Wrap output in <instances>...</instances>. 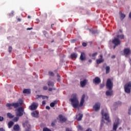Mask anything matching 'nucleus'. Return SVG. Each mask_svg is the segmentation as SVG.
Returning <instances> with one entry per match:
<instances>
[{
  "mask_svg": "<svg viewBox=\"0 0 131 131\" xmlns=\"http://www.w3.org/2000/svg\"><path fill=\"white\" fill-rule=\"evenodd\" d=\"M85 98V95L83 94L82 96L81 99L79 104L78 99L77 98V94L74 93L71 95V98L70 99V102H71L72 106L73 108H78L83 106L84 103V99Z\"/></svg>",
  "mask_w": 131,
  "mask_h": 131,
  "instance_id": "nucleus-1",
  "label": "nucleus"
},
{
  "mask_svg": "<svg viewBox=\"0 0 131 131\" xmlns=\"http://www.w3.org/2000/svg\"><path fill=\"white\" fill-rule=\"evenodd\" d=\"M24 113H25V112H24V108L23 107H19L16 110L15 114L16 116L21 117Z\"/></svg>",
  "mask_w": 131,
  "mask_h": 131,
  "instance_id": "nucleus-2",
  "label": "nucleus"
},
{
  "mask_svg": "<svg viewBox=\"0 0 131 131\" xmlns=\"http://www.w3.org/2000/svg\"><path fill=\"white\" fill-rule=\"evenodd\" d=\"M124 91L127 94L130 93L131 90V82L127 83L124 86Z\"/></svg>",
  "mask_w": 131,
  "mask_h": 131,
  "instance_id": "nucleus-3",
  "label": "nucleus"
},
{
  "mask_svg": "<svg viewBox=\"0 0 131 131\" xmlns=\"http://www.w3.org/2000/svg\"><path fill=\"white\" fill-rule=\"evenodd\" d=\"M123 53L125 57H128L129 56H131L130 48H124V50H123Z\"/></svg>",
  "mask_w": 131,
  "mask_h": 131,
  "instance_id": "nucleus-4",
  "label": "nucleus"
},
{
  "mask_svg": "<svg viewBox=\"0 0 131 131\" xmlns=\"http://www.w3.org/2000/svg\"><path fill=\"white\" fill-rule=\"evenodd\" d=\"M101 113L102 115V118L104 117L105 120H106L108 122H110V121H111L110 120V117H109V114H108V113H105L104 114V110H102Z\"/></svg>",
  "mask_w": 131,
  "mask_h": 131,
  "instance_id": "nucleus-5",
  "label": "nucleus"
},
{
  "mask_svg": "<svg viewBox=\"0 0 131 131\" xmlns=\"http://www.w3.org/2000/svg\"><path fill=\"white\" fill-rule=\"evenodd\" d=\"M106 89L109 90V91H111L112 90V88L113 86V83H112V81L111 79H108L106 83Z\"/></svg>",
  "mask_w": 131,
  "mask_h": 131,
  "instance_id": "nucleus-6",
  "label": "nucleus"
},
{
  "mask_svg": "<svg viewBox=\"0 0 131 131\" xmlns=\"http://www.w3.org/2000/svg\"><path fill=\"white\" fill-rule=\"evenodd\" d=\"M18 106L19 103L18 102L7 103L6 104V107H8L9 109H12V107H14V108H18Z\"/></svg>",
  "mask_w": 131,
  "mask_h": 131,
  "instance_id": "nucleus-7",
  "label": "nucleus"
},
{
  "mask_svg": "<svg viewBox=\"0 0 131 131\" xmlns=\"http://www.w3.org/2000/svg\"><path fill=\"white\" fill-rule=\"evenodd\" d=\"M119 124V119H116L113 125L114 130H116V129H117V127H118Z\"/></svg>",
  "mask_w": 131,
  "mask_h": 131,
  "instance_id": "nucleus-8",
  "label": "nucleus"
},
{
  "mask_svg": "<svg viewBox=\"0 0 131 131\" xmlns=\"http://www.w3.org/2000/svg\"><path fill=\"white\" fill-rule=\"evenodd\" d=\"M37 107H38V103L34 102L30 106V108L31 110H36Z\"/></svg>",
  "mask_w": 131,
  "mask_h": 131,
  "instance_id": "nucleus-9",
  "label": "nucleus"
},
{
  "mask_svg": "<svg viewBox=\"0 0 131 131\" xmlns=\"http://www.w3.org/2000/svg\"><path fill=\"white\" fill-rule=\"evenodd\" d=\"M114 45H115V46H119V45H120V40L118 38H114V39L112 41Z\"/></svg>",
  "mask_w": 131,
  "mask_h": 131,
  "instance_id": "nucleus-10",
  "label": "nucleus"
},
{
  "mask_svg": "<svg viewBox=\"0 0 131 131\" xmlns=\"http://www.w3.org/2000/svg\"><path fill=\"white\" fill-rule=\"evenodd\" d=\"M38 112H37V111H34L31 113V116L35 118H38Z\"/></svg>",
  "mask_w": 131,
  "mask_h": 131,
  "instance_id": "nucleus-11",
  "label": "nucleus"
},
{
  "mask_svg": "<svg viewBox=\"0 0 131 131\" xmlns=\"http://www.w3.org/2000/svg\"><path fill=\"white\" fill-rule=\"evenodd\" d=\"M89 31L92 34H98V30H96L95 28L89 29Z\"/></svg>",
  "mask_w": 131,
  "mask_h": 131,
  "instance_id": "nucleus-12",
  "label": "nucleus"
},
{
  "mask_svg": "<svg viewBox=\"0 0 131 131\" xmlns=\"http://www.w3.org/2000/svg\"><path fill=\"white\" fill-rule=\"evenodd\" d=\"M76 116L77 120H78V121H80V120H81V119H82L83 115H82V114H79L78 115H77Z\"/></svg>",
  "mask_w": 131,
  "mask_h": 131,
  "instance_id": "nucleus-13",
  "label": "nucleus"
},
{
  "mask_svg": "<svg viewBox=\"0 0 131 131\" xmlns=\"http://www.w3.org/2000/svg\"><path fill=\"white\" fill-rule=\"evenodd\" d=\"M80 59L81 61H84V60H85V54H84V52L81 53Z\"/></svg>",
  "mask_w": 131,
  "mask_h": 131,
  "instance_id": "nucleus-14",
  "label": "nucleus"
},
{
  "mask_svg": "<svg viewBox=\"0 0 131 131\" xmlns=\"http://www.w3.org/2000/svg\"><path fill=\"white\" fill-rule=\"evenodd\" d=\"M86 79H84L83 81H80V85L82 88H83V86H85L86 85V82H87Z\"/></svg>",
  "mask_w": 131,
  "mask_h": 131,
  "instance_id": "nucleus-15",
  "label": "nucleus"
},
{
  "mask_svg": "<svg viewBox=\"0 0 131 131\" xmlns=\"http://www.w3.org/2000/svg\"><path fill=\"white\" fill-rule=\"evenodd\" d=\"M59 118L60 119V121H61V122H65V121L67 120V119H66V118L65 117H63V116H62V115H60L59 116Z\"/></svg>",
  "mask_w": 131,
  "mask_h": 131,
  "instance_id": "nucleus-16",
  "label": "nucleus"
},
{
  "mask_svg": "<svg viewBox=\"0 0 131 131\" xmlns=\"http://www.w3.org/2000/svg\"><path fill=\"white\" fill-rule=\"evenodd\" d=\"M93 110L94 111H98L99 110V103H96L93 106Z\"/></svg>",
  "mask_w": 131,
  "mask_h": 131,
  "instance_id": "nucleus-17",
  "label": "nucleus"
},
{
  "mask_svg": "<svg viewBox=\"0 0 131 131\" xmlns=\"http://www.w3.org/2000/svg\"><path fill=\"white\" fill-rule=\"evenodd\" d=\"M106 96H111L112 95H113V91H112V90H108L105 93Z\"/></svg>",
  "mask_w": 131,
  "mask_h": 131,
  "instance_id": "nucleus-18",
  "label": "nucleus"
},
{
  "mask_svg": "<svg viewBox=\"0 0 131 131\" xmlns=\"http://www.w3.org/2000/svg\"><path fill=\"white\" fill-rule=\"evenodd\" d=\"M20 129V126L18 124H15L13 126V130L14 131H19Z\"/></svg>",
  "mask_w": 131,
  "mask_h": 131,
  "instance_id": "nucleus-19",
  "label": "nucleus"
},
{
  "mask_svg": "<svg viewBox=\"0 0 131 131\" xmlns=\"http://www.w3.org/2000/svg\"><path fill=\"white\" fill-rule=\"evenodd\" d=\"M78 54L77 53H73L71 54L70 58H71V59H73V58H76V57H77Z\"/></svg>",
  "mask_w": 131,
  "mask_h": 131,
  "instance_id": "nucleus-20",
  "label": "nucleus"
},
{
  "mask_svg": "<svg viewBox=\"0 0 131 131\" xmlns=\"http://www.w3.org/2000/svg\"><path fill=\"white\" fill-rule=\"evenodd\" d=\"M93 82L95 84H98V83H99V77H96L93 79Z\"/></svg>",
  "mask_w": 131,
  "mask_h": 131,
  "instance_id": "nucleus-21",
  "label": "nucleus"
},
{
  "mask_svg": "<svg viewBox=\"0 0 131 131\" xmlns=\"http://www.w3.org/2000/svg\"><path fill=\"white\" fill-rule=\"evenodd\" d=\"M8 128H11V127H12V126H13V125H14V122L10 121L8 124Z\"/></svg>",
  "mask_w": 131,
  "mask_h": 131,
  "instance_id": "nucleus-22",
  "label": "nucleus"
},
{
  "mask_svg": "<svg viewBox=\"0 0 131 131\" xmlns=\"http://www.w3.org/2000/svg\"><path fill=\"white\" fill-rule=\"evenodd\" d=\"M7 117H8V118H10V119L14 118V115H12V114H11L10 113H8L7 114Z\"/></svg>",
  "mask_w": 131,
  "mask_h": 131,
  "instance_id": "nucleus-23",
  "label": "nucleus"
},
{
  "mask_svg": "<svg viewBox=\"0 0 131 131\" xmlns=\"http://www.w3.org/2000/svg\"><path fill=\"white\" fill-rule=\"evenodd\" d=\"M100 58L99 59V63H103L104 62V59H103V55H100Z\"/></svg>",
  "mask_w": 131,
  "mask_h": 131,
  "instance_id": "nucleus-24",
  "label": "nucleus"
},
{
  "mask_svg": "<svg viewBox=\"0 0 131 131\" xmlns=\"http://www.w3.org/2000/svg\"><path fill=\"white\" fill-rule=\"evenodd\" d=\"M117 37V38H118V39H123V38H124V35L123 34L118 35Z\"/></svg>",
  "mask_w": 131,
  "mask_h": 131,
  "instance_id": "nucleus-25",
  "label": "nucleus"
},
{
  "mask_svg": "<svg viewBox=\"0 0 131 131\" xmlns=\"http://www.w3.org/2000/svg\"><path fill=\"white\" fill-rule=\"evenodd\" d=\"M30 89H25L23 91V93L24 94H30Z\"/></svg>",
  "mask_w": 131,
  "mask_h": 131,
  "instance_id": "nucleus-26",
  "label": "nucleus"
},
{
  "mask_svg": "<svg viewBox=\"0 0 131 131\" xmlns=\"http://www.w3.org/2000/svg\"><path fill=\"white\" fill-rule=\"evenodd\" d=\"M57 104V101L55 100L54 101V102H51L50 103V107H55V105H56Z\"/></svg>",
  "mask_w": 131,
  "mask_h": 131,
  "instance_id": "nucleus-27",
  "label": "nucleus"
},
{
  "mask_svg": "<svg viewBox=\"0 0 131 131\" xmlns=\"http://www.w3.org/2000/svg\"><path fill=\"white\" fill-rule=\"evenodd\" d=\"M105 70H106V74H108L110 72V67L107 66L105 68Z\"/></svg>",
  "mask_w": 131,
  "mask_h": 131,
  "instance_id": "nucleus-28",
  "label": "nucleus"
},
{
  "mask_svg": "<svg viewBox=\"0 0 131 131\" xmlns=\"http://www.w3.org/2000/svg\"><path fill=\"white\" fill-rule=\"evenodd\" d=\"M48 86H54V82L51 81H49L48 82Z\"/></svg>",
  "mask_w": 131,
  "mask_h": 131,
  "instance_id": "nucleus-29",
  "label": "nucleus"
},
{
  "mask_svg": "<svg viewBox=\"0 0 131 131\" xmlns=\"http://www.w3.org/2000/svg\"><path fill=\"white\" fill-rule=\"evenodd\" d=\"M38 98H40V97H41V98L42 99V100H45V99H48V96H41V95H37Z\"/></svg>",
  "mask_w": 131,
  "mask_h": 131,
  "instance_id": "nucleus-30",
  "label": "nucleus"
},
{
  "mask_svg": "<svg viewBox=\"0 0 131 131\" xmlns=\"http://www.w3.org/2000/svg\"><path fill=\"white\" fill-rule=\"evenodd\" d=\"M19 116H16V117L14 118L13 121H14V122H17V121L19 120Z\"/></svg>",
  "mask_w": 131,
  "mask_h": 131,
  "instance_id": "nucleus-31",
  "label": "nucleus"
},
{
  "mask_svg": "<svg viewBox=\"0 0 131 131\" xmlns=\"http://www.w3.org/2000/svg\"><path fill=\"white\" fill-rule=\"evenodd\" d=\"M15 15V12L14 11H12L11 12L9 13V16L10 17H13Z\"/></svg>",
  "mask_w": 131,
  "mask_h": 131,
  "instance_id": "nucleus-32",
  "label": "nucleus"
},
{
  "mask_svg": "<svg viewBox=\"0 0 131 131\" xmlns=\"http://www.w3.org/2000/svg\"><path fill=\"white\" fill-rule=\"evenodd\" d=\"M77 127L78 128V130H83V129L82 127H81V126L80 125L77 126Z\"/></svg>",
  "mask_w": 131,
  "mask_h": 131,
  "instance_id": "nucleus-33",
  "label": "nucleus"
},
{
  "mask_svg": "<svg viewBox=\"0 0 131 131\" xmlns=\"http://www.w3.org/2000/svg\"><path fill=\"white\" fill-rule=\"evenodd\" d=\"M49 75H50V76H54L55 74H54L53 72L50 71L49 72Z\"/></svg>",
  "mask_w": 131,
  "mask_h": 131,
  "instance_id": "nucleus-34",
  "label": "nucleus"
},
{
  "mask_svg": "<svg viewBox=\"0 0 131 131\" xmlns=\"http://www.w3.org/2000/svg\"><path fill=\"white\" fill-rule=\"evenodd\" d=\"M119 15L120 17H125V14H123L122 12H121V11L119 12Z\"/></svg>",
  "mask_w": 131,
  "mask_h": 131,
  "instance_id": "nucleus-35",
  "label": "nucleus"
},
{
  "mask_svg": "<svg viewBox=\"0 0 131 131\" xmlns=\"http://www.w3.org/2000/svg\"><path fill=\"white\" fill-rule=\"evenodd\" d=\"M96 55H97V52H95V53H93L92 55L90 54L89 56H90V57H92H92H96Z\"/></svg>",
  "mask_w": 131,
  "mask_h": 131,
  "instance_id": "nucleus-36",
  "label": "nucleus"
},
{
  "mask_svg": "<svg viewBox=\"0 0 131 131\" xmlns=\"http://www.w3.org/2000/svg\"><path fill=\"white\" fill-rule=\"evenodd\" d=\"M104 123H105V121H104V120H102L100 124V127H102V126H103Z\"/></svg>",
  "mask_w": 131,
  "mask_h": 131,
  "instance_id": "nucleus-37",
  "label": "nucleus"
},
{
  "mask_svg": "<svg viewBox=\"0 0 131 131\" xmlns=\"http://www.w3.org/2000/svg\"><path fill=\"white\" fill-rule=\"evenodd\" d=\"M57 81H58L59 82V81H60V80H61V78H60V75H59V74H57Z\"/></svg>",
  "mask_w": 131,
  "mask_h": 131,
  "instance_id": "nucleus-38",
  "label": "nucleus"
},
{
  "mask_svg": "<svg viewBox=\"0 0 131 131\" xmlns=\"http://www.w3.org/2000/svg\"><path fill=\"white\" fill-rule=\"evenodd\" d=\"M43 131H52L51 129L46 127L43 129Z\"/></svg>",
  "mask_w": 131,
  "mask_h": 131,
  "instance_id": "nucleus-39",
  "label": "nucleus"
},
{
  "mask_svg": "<svg viewBox=\"0 0 131 131\" xmlns=\"http://www.w3.org/2000/svg\"><path fill=\"white\" fill-rule=\"evenodd\" d=\"M12 47L9 46L8 48V51L9 53H11V52H12Z\"/></svg>",
  "mask_w": 131,
  "mask_h": 131,
  "instance_id": "nucleus-40",
  "label": "nucleus"
},
{
  "mask_svg": "<svg viewBox=\"0 0 131 131\" xmlns=\"http://www.w3.org/2000/svg\"><path fill=\"white\" fill-rule=\"evenodd\" d=\"M128 114L129 115H131V106L128 109Z\"/></svg>",
  "mask_w": 131,
  "mask_h": 131,
  "instance_id": "nucleus-41",
  "label": "nucleus"
},
{
  "mask_svg": "<svg viewBox=\"0 0 131 131\" xmlns=\"http://www.w3.org/2000/svg\"><path fill=\"white\" fill-rule=\"evenodd\" d=\"M82 45L83 47H86V46H87L86 43V42H83L82 43Z\"/></svg>",
  "mask_w": 131,
  "mask_h": 131,
  "instance_id": "nucleus-42",
  "label": "nucleus"
},
{
  "mask_svg": "<svg viewBox=\"0 0 131 131\" xmlns=\"http://www.w3.org/2000/svg\"><path fill=\"white\" fill-rule=\"evenodd\" d=\"M116 104H117V105H121V102L118 101V102H116Z\"/></svg>",
  "mask_w": 131,
  "mask_h": 131,
  "instance_id": "nucleus-43",
  "label": "nucleus"
},
{
  "mask_svg": "<svg viewBox=\"0 0 131 131\" xmlns=\"http://www.w3.org/2000/svg\"><path fill=\"white\" fill-rule=\"evenodd\" d=\"M4 120V117L0 116V121H3Z\"/></svg>",
  "mask_w": 131,
  "mask_h": 131,
  "instance_id": "nucleus-44",
  "label": "nucleus"
},
{
  "mask_svg": "<svg viewBox=\"0 0 131 131\" xmlns=\"http://www.w3.org/2000/svg\"><path fill=\"white\" fill-rule=\"evenodd\" d=\"M46 109H47V110H50V109H51V107H50V106H46Z\"/></svg>",
  "mask_w": 131,
  "mask_h": 131,
  "instance_id": "nucleus-45",
  "label": "nucleus"
},
{
  "mask_svg": "<svg viewBox=\"0 0 131 131\" xmlns=\"http://www.w3.org/2000/svg\"><path fill=\"white\" fill-rule=\"evenodd\" d=\"M55 126V121H53L51 123V126Z\"/></svg>",
  "mask_w": 131,
  "mask_h": 131,
  "instance_id": "nucleus-46",
  "label": "nucleus"
},
{
  "mask_svg": "<svg viewBox=\"0 0 131 131\" xmlns=\"http://www.w3.org/2000/svg\"><path fill=\"white\" fill-rule=\"evenodd\" d=\"M43 89L45 90V91H47V90H48V86H45L43 88Z\"/></svg>",
  "mask_w": 131,
  "mask_h": 131,
  "instance_id": "nucleus-47",
  "label": "nucleus"
},
{
  "mask_svg": "<svg viewBox=\"0 0 131 131\" xmlns=\"http://www.w3.org/2000/svg\"><path fill=\"white\" fill-rule=\"evenodd\" d=\"M0 131H6L4 128H0Z\"/></svg>",
  "mask_w": 131,
  "mask_h": 131,
  "instance_id": "nucleus-48",
  "label": "nucleus"
},
{
  "mask_svg": "<svg viewBox=\"0 0 131 131\" xmlns=\"http://www.w3.org/2000/svg\"><path fill=\"white\" fill-rule=\"evenodd\" d=\"M17 21H18V22H21V18H17Z\"/></svg>",
  "mask_w": 131,
  "mask_h": 131,
  "instance_id": "nucleus-49",
  "label": "nucleus"
},
{
  "mask_svg": "<svg viewBox=\"0 0 131 131\" xmlns=\"http://www.w3.org/2000/svg\"><path fill=\"white\" fill-rule=\"evenodd\" d=\"M42 105H46V101H43L42 102Z\"/></svg>",
  "mask_w": 131,
  "mask_h": 131,
  "instance_id": "nucleus-50",
  "label": "nucleus"
},
{
  "mask_svg": "<svg viewBox=\"0 0 131 131\" xmlns=\"http://www.w3.org/2000/svg\"><path fill=\"white\" fill-rule=\"evenodd\" d=\"M115 55H112V56H111V58H112V59H115Z\"/></svg>",
  "mask_w": 131,
  "mask_h": 131,
  "instance_id": "nucleus-51",
  "label": "nucleus"
},
{
  "mask_svg": "<svg viewBox=\"0 0 131 131\" xmlns=\"http://www.w3.org/2000/svg\"><path fill=\"white\" fill-rule=\"evenodd\" d=\"M43 33L44 35L46 36V34H47V31H43Z\"/></svg>",
  "mask_w": 131,
  "mask_h": 131,
  "instance_id": "nucleus-52",
  "label": "nucleus"
},
{
  "mask_svg": "<svg viewBox=\"0 0 131 131\" xmlns=\"http://www.w3.org/2000/svg\"><path fill=\"white\" fill-rule=\"evenodd\" d=\"M49 92H52V91H53V88H49Z\"/></svg>",
  "mask_w": 131,
  "mask_h": 131,
  "instance_id": "nucleus-53",
  "label": "nucleus"
},
{
  "mask_svg": "<svg viewBox=\"0 0 131 131\" xmlns=\"http://www.w3.org/2000/svg\"><path fill=\"white\" fill-rule=\"evenodd\" d=\"M100 88H101V89H102V88H104V84H101L100 85Z\"/></svg>",
  "mask_w": 131,
  "mask_h": 131,
  "instance_id": "nucleus-54",
  "label": "nucleus"
},
{
  "mask_svg": "<svg viewBox=\"0 0 131 131\" xmlns=\"http://www.w3.org/2000/svg\"><path fill=\"white\" fill-rule=\"evenodd\" d=\"M124 19V17H120V20H123Z\"/></svg>",
  "mask_w": 131,
  "mask_h": 131,
  "instance_id": "nucleus-55",
  "label": "nucleus"
},
{
  "mask_svg": "<svg viewBox=\"0 0 131 131\" xmlns=\"http://www.w3.org/2000/svg\"><path fill=\"white\" fill-rule=\"evenodd\" d=\"M31 29H32V28H28L27 29V30H31Z\"/></svg>",
  "mask_w": 131,
  "mask_h": 131,
  "instance_id": "nucleus-56",
  "label": "nucleus"
},
{
  "mask_svg": "<svg viewBox=\"0 0 131 131\" xmlns=\"http://www.w3.org/2000/svg\"><path fill=\"white\" fill-rule=\"evenodd\" d=\"M66 131H71V130H70L69 128H67Z\"/></svg>",
  "mask_w": 131,
  "mask_h": 131,
  "instance_id": "nucleus-57",
  "label": "nucleus"
},
{
  "mask_svg": "<svg viewBox=\"0 0 131 131\" xmlns=\"http://www.w3.org/2000/svg\"><path fill=\"white\" fill-rule=\"evenodd\" d=\"M85 131H92L91 129H87Z\"/></svg>",
  "mask_w": 131,
  "mask_h": 131,
  "instance_id": "nucleus-58",
  "label": "nucleus"
},
{
  "mask_svg": "<svg viewBox=\"0 0 131 131\" xmlns=\"http://www.w3.org/2000/svg\"><path fill=\"white\" fill-rule=\"evenodd\" d=\"M89 62H90V63H92V59H89Z\"/></svg>",
  "mask_w": 131,
  "mask_h": 131,
  "instance_id": "nucleus-59",
  "label": "nucleus"
},
{
  "mask_svg": "<svg viewBox=\"0 0 131 131\" xmlns=\"http://www.w3.org/2000/svg\"><path fill=\"white\" fill-rule=\"evenodd\" d=\"M97 64H99V59H97Z\"/></svg>",
  "mask_w": 131,
  "mask_h": 131,
  "instance_id": "nucleus-60",
  "label": "nucleus"
},
{
  "mask_svg": "<svg viewBox=\"0 0 131 131\" xmlns=\"http://www.w3.org/2000/svg\"><path fill=\"white\" fill-rule=\"evenodd\" d=\"M71 42H75V40H72L71 41Z\"/></svg>",
  "mask_w": 131,
  "mask_h": 131,
  "instance_id": "nucleus-61",
  "label": "nucleus"
},
{
  "mask_svg": "<svg viewBox=\"0 0 131 131\" xmlns=\"http://www.w3.org/2000/svg\"><path fill=\"white\" fill-rule=\"evenodd\" d=\"M116 46H117V45H115V46H114V49H115V48H116Z\"/></svg>",
  "mask_w": 131,
  "mask_h": 131,
  "instance_id": "nucleus-62",
  "label": "nucleus"
},
{
  "mask_svg": "<svg viewBox=\"0 0 131 131\" xmlns=\"http://www.w3.org/2000/svg\"><path fill=\"white\" fill-rule=\"evenodd\" d=\"M119 32H122V30H119Z\"/></svg>",
  "mask_w": 131,
  "mask_h": 131,
  "instance_id": "nucleus-63",
  "label": "nucleus"
},
{
  "mask_svg": "<svg viewBox=\"0 0 131 131\" xmlns=\"http://www.w3.org/2000/svg\"><path fill=\"white\" fill-rule=\"evenodd\" d=\"M26 131H29V130H28V129H26Z\"/></svg>",
  "mask_w": 131,
  "mask_h": 131,
  "instance_id": "nucleus-64",
  "label": "nucleus"
}]
</instances>
